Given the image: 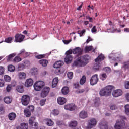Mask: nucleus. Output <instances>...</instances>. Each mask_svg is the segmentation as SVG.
Wrapping results in <instances>:
<instances>
[{
    "label": "nucleus",
    "instance_id": "5fc2aeb1",
    "mask_svg": "<svg viewBox=\"0 0 129 129\" xmlns=\"http://www.w3.org/2000/svg\"><path fill=\"white\" fill-rule=\"evenodd\" d=\"M18 68L19 70H23L25 68V65L23 64H21L20 66H19Z\"/></svg>",
    "mask_w": 129,
    "mask_h": 129
},
{
    "label": "nucleus",
    "instance_id": "09e8293b",
    "mask_svg": "<svg viewBox=\"0 0 129 129\" xmlns=\"http://www.w3.org/2000/svg\"><path fill=\"white\" fill-rule=\"evenodd\" d=\"M36 59H42V58H45V54L43 55H39L35 56Z\"/></svg>",
    "mask_w": 129,
    "mask_h": 129
},
{
    "label": "nucleus",
    "instance_id": "49530a36",
    "mask_svg": "<svg viewBox=\"0 0 129 129\" xmlns=\"http://www.w3.org/2000/svg\"><path fill=\"white\" fill-rule=\"evenodd\" d=\"M52 114L54 116L58 115V114H59V111L58 110L54 109L52 111Z\"/></svg>",
    "mask_w": 129,
    "mask_h": 129
},
{
    "label": "nucleus",
    "instance_id": "1a4fd4ad",
    "mask_svg": "<svg viewBox=\"0 0 129 129\" xmlns=\"http://www.w3.org/2000/svg\"><path fill=\"white\" fill-rule=\"evenodd\" d=\"M24 39H25V35H23L21 34H17L15 36V42L16 43H21L24 41Z\"/></svg>",
    "mask_w": 129,
    "mask_h": 129
},
{
    "label": "nucleus",
    "instance_id": "20e7f679",
    "mask_svg": "<svg viewBox=\"0 0 129 129\" xmlns=\"http://www.w3.org/2000/svg\"><path fill=\"white\" fill-rule=\"evenodd\" d=\"M44 85H45V83L43 81L36 82L33 85L34 90L36 91H41L44 87Z\"/></svg>",
    "mask_w": 129,
    "mask_h": 129
},
{
    "label": "nucleus",
    "instance_id": "5701e85b",
    "mask_svg": "<svg viewBox=\"0 0 129 129\" xmlns=\"http://www.w3.org/2000/svg\"><path fill=\"white\" fill-rule=\"evenodd\" d=\"M71 61H72V56L67 55L64 58V62L67 64H69V63H71Z\"/></svg>",
    "mask_w": 129,
    "mask_h": 129
},
{
    "label": "nucleus",
    "instance_id": "c03bdc74",
    "mask_svg": "<svg viewBox=\"0 0 129 129\" xmlns=\"http://www.w3.org/2000/svg\"><path fill=\"white\" fill-rule=\"evenodd\" d=\"M67 75L69 79H72L73 78V73L72 72H68Z\"/></svg>",
    "mask_w": 129,
    "mask_h": 129
},
{
    "label": "nucleus",
    "instance_id": "bb28decb",
    "mask_svg": "<svg viewBox=\"0 0 129 129\" xmlns=\"http://www.w3.org/2000/svg\"><path fill=\"white\" fill-rule=\"evenodd\" d=\"M85 82H86V76L83 75L80 80V84H81V85H83Z\"/></svg>",
    "mask_w": 129,
    "mask_h": 129
},
{
    "label": "nucleus",
    "instance_id": "a211bd4d",
    "mask_svg": "<svg viewBox=\"0 0 129 129\" xmlns=\"http://www.w3.org/2000/svg\"><path fill=\"white\" fill-rule=\"evenodd\" d=\"M88 116V115L87 114V112L85 111H82L80 112L79 117H80V118L84 119V118H86Z\"/></svg>",
    "mask_w": 129,
    "mask_h": 129
},
{
    "label": "nucleus",
    "instance_id": "aec40b11",
    "mask_svg": "<svg viewBox=\"0 0 129 129\" xmlns=\"http://www.w3.org/2000/svg\"><path fill=\"white\" fill-rule=\"evenodd\" d=\"M62 65H64V62L63 61H58L54 63L53 67L54 68H60Z\"/></svg>",
    "mask_w": 129,
    "mask_h": 129
},
{
    "label": "nucleus",
    "instance_id": "c756f323",
    "mask_svg": "<svg viewBox=\"0 0 129 129\" xmlns=\"http://www.w3.org/2000/svg\"><path fill=\"white\" fill-rule=\"evenodd\" d=\"M4 100V102L7 104H9V103H11V102H12V99H11L10 97H5Z\"/></svg>",
    "mask_w": 129,
    "mask_h": 129
},
{
    "label": "nucleus",
    "instance_id": "f3484780",
    "mask_svg": "<svg viewBox=\"0 0 129 129\" xmlns=\"http://www.w3.org/2000/svg\"><path fill=\"white\" fill-rule=\"evenodd\" d=\"M17 129H28L29 128V124L26 123H22L20 124V126L16 127Z\"/></svg>",
    "mask_w": 129,
    "mask_h": 129
},
{
    "label": "nucleus",
    "instance_id": "39448f33",
    "mask_svg": "<svg viewBox=\"0 0 129 129\" xmlns=\"http://www.w3.org/2000/svg\"><path fill=\"white\" fill-rule=\"evenodd\" d=\"M96 123H97L96 119L94 118H91L88 121L87 126H86V128L91 129L94 126H95V125H96Z\"/></svg>",
    "mask_w": 129,
    "mask_h": 129
},
{
    "label": "nucleus",
    "instance_id": "a19ab883",
    "mask_svg": "<svg viewBox=\"0 0 129 129\" xmlns=\"http://www.w3.org/2000/svg\"><path fill=\"white\" fill-rule=\"evenodd\" d=\"M109 106H110V109H111V110H115V109L117 108V107L115 104H111Z\"/></svg>",
    "mask_w": 129,
    "mask_h": 129
},
{
    "label": "nucleus",
    "instance_id": "e2e57ef3",
    "mask_svg": "<svg viewBox=\"0 0 129 129\" xmlns=\"http://www.w3.org/2000/svg\"><path fill=\"white\" fill-rule=\"evenodd\" d=\"M92 33H95L96 32V27L95 26H93V27L91 29Z\"/></svg>",
    "mask_w": 129,
    "mask_h": 129
},
{
    "label": "nucleus",
    "instance_id": "f257e3e1",
    "mask_svg": "<svg viewBox=\"0 0 129 129\" xmlns=\"http://www.w3.org/2000/svg\"><path fill=\"white\" fill-rule=\"evenodd\" d=\"M88 60H89V56H82L74 61L73 66H77V67H83V66L87 65L88 63Z\"/></svg>",
    "mask_w": 129,
    "mask_h": 129
},
{
    "label": "nucleus",
    "instance_id": "3c124183",
    "mask_svg": "<svg viewBox=\"0 0 129 129\" xmlns=\"http://www.w3.org/2000/svg\"><path fill=\"white\" fill-rule=\"evenodd\" d=\"M99 101H100V99H99V98H96L94 100L95 104H98Z\"/></svg>",
    "mask_w": 129,
    "mask_h": 129
},
{
    "label": "nucleus",
    "instance_id": "774afa93",
    "mask_svg": "<svg viewBox=\"0 0 129 129\" xmlns=\"http://www.w3.org/2000/svg\"><path fill=\"white\" fill-rule=\"evenodd\" d=\"M126 98L127 101L129 102V93L126 94Z\"/></svg>",
    "mask_w": 129,
    "mask_h": 129
},
{
    "label": "nucleus",
    "instance_id": "7c9ffc66",
    "mask_svg": "<svg viewBox=\"0 0 129 129\" xmlns=\"http://www.w3.org/2000/svg\"><path fill=\"white\" fill-rule=\"evenodd\" d=\"M22 61V58L20 57L19 56H16L13 59V62L14 63H19Z\"/></svg>",
    "mask_w": 129,
    "mask_h": 129
},
{
    "label": "nucleus",
    "instance_id": "69168bd1",
    "mask_svg": "<svg viewBox=\"0 0 129 129\" xmlns=\"http://www.w3.org/2000/svg\"><path fill=\"white\" fill-rule=\"evenodd\" d=\"M112 55H113V53L109 55V58L110 60H114V59L113 58V56Z\"/></svg>",
    "mask_w": 129,
    "mask_h": 129
},
{
    "label": "nucleus",
    "instance_id": "c9c22d12",
    "mask_svg": "<svg viewBox=\"0 0 129 129\" xmlns=\"http://www.w3.org/2000/svg\"><path fill=\"white\" fill-rule=\"evenodd\" d=\"M77 125V121H73L71 122L70 124V126L71 127H75Z\"/></svg>",
    "mask_w": 129,
    "mask_h": 129
},
{
    "label": "nucleus",
    "instance_id": "ddd939ff",
    "mask_svg": "<svg viewBox=\"0 0 129 129\" xmlns=\"http://www.w3.org/2000/svg\"><path fill=\"white\" fill-rule=\"evenodd\" d=\"M122 95V91L120 89L115 90L112 92L113 97H118Z\"/></svg>",
    "mask_w": 129,
    "mask_h": 129
},
{
    "label": "nucleus",
    "instance_id": "4be33fe9",
    "mask_svg": "<svg viewBox=\"0 0 129 129\" xmlns=\"http://www.w3.org/2000/svg\"><path fill=\"white\" fill-rule=\"evenodd\" d=\"M100 128L101 129H108L107 123L106 122H101L99 124Z\"/></svg>",
    "mask_w": 129,
    "mask_h": 129
},
{
    "label": "nucleus",
    "instance_id": "4c0bfd02",
    "mask_svg": "<svg viewBox=\"0 0 129 129\" xmlns=\"http://www.w3.org/2000/svg\"><path fill=\"white\" fill-rule=\"evenodd\" d=\"M85 50L86 53H87V52H90V51L92 50V46H86L85 48Z\"/></svg>",
    "mask_w": 129,
    "mask_h": 129
},
{
    "label": "nucleus",
    "instance_id": "de8ad7c7",
    "mask_svg": "<svg viewBox=\"0 0 129 129\" xmlns=\"http://www.w3.org/2000/svg\"><path fill=\"white\" fill-rule=\"evenodd\" d=\"M45 103H46V99H41L40 101V104L41 106H43Z\"/></svg>",
    "mask_w": 129,
    "mask_h": 129
},
{
    "label": "nucleus",
    "instance_id": "393cba45",
    "mask_svg": "<svg viewBox=\"0 0 129 129\" xmlns=\"http://www.w3.org/2000/svg\"><path fill=\"white\" fill-rule=\"evenodd\" d=\"M39 64L40 65H42V66H43V67H46L47 65H48V63H49V61L46 59H41L39 61Z\"/></svg>",
    "mask_w": 129,
    "mask_h": 129
},
{
    "label": "nucleus",
    "instance_id": "412c9836",
    "mask_svg": "<svg viewBox=\"0 0 129 129\" xmlns=\"http://www.w3.org/2000/svg\"><path fill=\"white\" fill-rule=\"evenodd\" d=\"M19 79H26L27 78V74L25 72H20L18 73Z\"/></svg>",
    "mask_w": 129,
    "mask_h": 129
},
{
    "label": "nucleus",
    "instance_id": "b1692460",
    "mask_svg": "<svg viewBox=\"0 0 129 129\" xmlns=\"http://www.w3.org/2000/svg\"><path fill=\"white\" fill-rule=\"evenodd\" d=\"M16 117L17 115L15 113H10L8 115V118L9 120H15Z\"/></svg>",
    "mask_w": 129,
    "mask_h": 129
},
{
    "label": "nucleus",
    "instance_id": "a878e982",
    "mask_svg": "<svg viewBox=\"0 0 129 129\" xmlns=\"http://www.w3.org/2000/svg\"><path fill=\"white\" fill-rule=\"evenodd\" d=\"M61 92L62 94H64V95L68 94V93H69V88L68 87H64L61 89Z\"/></svg>",
    "mask_w": 129,
    "mask_h": 129
},
{
    "label": "nucleus",
    "instance_id": "0e129e2a",
    "mask_svg": "<svg viewBox=\"0 0 129 129\" xmlns=\"http://www.w3.org/2000/svg\"><path fill=\"white\" fill-rule=\"evenodd\" d=\"M85 90L84 89H81V90H79L78 91H76L77 93H83L84 92Z\"/></svg>",
    "mask_w": 129,
    "mask_h": 129
},
{
    "label": "nucleus",
    "instance_id": "dca6fc26",
    "mask_svg": "<svg viewBox=\"0 0 129 129\" xmlns=\"http://www.w3.org/2000/svg\"><path fill=\"white\" fill-rule=\"evenodd\" d=\"M66 99L63 97H60L57 98V103L60 105H63L66 103Z\"/></svg>",
    "mask_w": 129,
    "mask_h": 129
},
{
    "label": "nucleus",
    "instance_id": "0eeeda50",
    "mask_svg": "<svg viewBox=\"0 0 129 129\" xmlns=\"http://www.w3.org/2000/svg\"><path fill=\"white\" fill-rule=\"evenodd\" d=\"M21 102L23 105L27 106L30 102V96L27 95H23L22 97Z\"/></svg>",
    "mask_w": 129,
    "mask_h": 129
},
{
    "label": "nucleus",
    "instance_id": "cd10ccee",
    "mask_svg": "<svg viewBox=\"0 0 129 129\" xmlns=\"http://www.w3.org/2000/svg\"><path fill=\"white\" fill-rule=\"evenodd\" d=\"M16 90L20 93H23V92H24V87L22 86H18L17 87Z\"/></svg>",
    "mask_w": 129,
    "mask_h": 129
},
{
    "label": "nucleus",
    "instance_id": "423d86ee",
    "mask_svg": "<svg viewBox=\"0 0 129 129\" xmlns=\"http://www.w3.org/2000/svg\"><path fill=\"white\" fill-rule=\"evenodd\" d=\"M35 120L34 117H31L29 119V123L30 125H31V129H42L41 128H38V125H39V124L38 122H34V121Z\"/></svg>",
    "mask_w": 129,
    "mask_h": 129
},
{
    "label": "nucleus",
    "instance_id": "9b49d317",
    "mask_svg": "<svg viewBox=\"0 0 129 129\" xmlns=\"http://www.w3.org/2000/svg\"><path fill=\"white\" fill-rule=\"evenodd\" d=\"M49 92H50V88L48 87H45L42 90L41 93V97H46V96H47V95H48L49 94Z\"/></svg>",
    "mask_w": 129,
    "mask_h": 129
},
{
    "label": "nucleus",
    "instance_id": "37998d69",
    "mask_svg": "<svg viewBox=\"0 0 129 129\" xmlns=\"http://www.w3.org/2000/svg\"><path fill=\"white\" fill-rule=\"evenodd\" d=\"M5 73V68L3 66H0V75H4Z\"/></svg>",
    "mask_w": 129,
    "mask_h": 129
},
{
    "label": "nucleus",
    "instance_id": "79ce46f5",
    "mask_svg": "<svg viewBox=\"0 0 129 129\" xmlns=\"http://www.w3.org/2000/svg\"><path fill=\"white\" fill-rule=\"evenodd\" d=\"M12 41H13V37H8L5 39V42H6V43H12Z\"/></svg>",
    "mask_w": 129,
    "mask_h": 129
},
{
    "label": "nucleus",
    "instance_id": "6e6d98bb",
    "mask_svg": "<svg viewBox=\"0 0 129 129\" xmlns=\"http://www.w3.org/2000/svg\"><path fill=\"white\" fill-rule=\"evenodd\" d=\"M72 53H73V50H68L66 52V56H67V55H69L70 56Z\"/></svg>",
    "mask_w": 129,
    "mask_h": 129
},
{
    "label": "nucleus",
    "instance_id": "8fccbe9b",
    "mask_svg": "<svg viewBox=\"0 0 129 129\" xmlns=\"http://www.w3.org/2000/svg\"><path fill=\"white\" fill-rule=\"evenodd\" d=\"M125 88L126 89H129V81H126L124 83Z\"/></svg>",
    "mask_w": 129,
    "mask_h": 129
},
{
    "label": "nucleus",
    "instance_id": "4d7b16f0",
    "mask_svg": "<svg viewBox=\"0 0 129 129\" xmlns=\"http://www.w3.org/2000/svg\"><path fill=\"white\" fill-rule=\"evenodd\" d=\"M55 73L57 75H59V74H61V70H60V69H57L55 70Z\"/></svg>",
    "mask_w": 129,
    "mask_h": 129
},
{
    "label": "nucleus",
    "instance_id": "ea45409f",
    "mask_svg": "<svg viewBox=\"0 0 129 129\" xmlns=\"http://www.w3.org/2000/svg\"><path fill=\"white\" fill-rule=\"evenodd\" d=\"M125 112L127 115H129V105L125 106Z\"/></svg>",
    "mask_w": 129,
    "mask_h": 129
},
{
    "label": "nucleus",
    "instance_id": "13d9d810",
    "mask_svg": "<svg viewBox=\"0 0 129 129\" xmlns=\"http://www.w3.org/2000/svg\"><path fill=\"white\" fill-rule=\"evenodd\" d=\"M11 89H12V87H11V85H8L6 88V90L7 92H10V91H11Z\"/></svg>",
    "mask_w": 129,
    "mask_h": 129
},
{
    "label": "nucleus",
    "instance_id": "f03ea898",
    "mask_svg": "<svg viewBox=\"0 0 129 129\" xmlns=\"http://www.w3.org/2000/svg\"><path fill=\"white\" fill-rule=\"evenodd\" d=\"M113 88H114L113 86H107L100 91L99 94L101 96H109L111 94V91Z\"/></svg>",
    "mask_w": 129,
    "mask_h": 129
},
{
    "label": "nucleus",
    "instance_id": "680f3d73",
    "mask_svg": "<svg viewBox=\"0 0 129 129\" xmlns=\"http://www.w3.org/2000/svg\"><path fill=\"white\" fill-rule=\"evenodd\" d=\"M75 88H79V83L78 82L74 84Z\"/></svg>",
    "mask_w": 129,
    "mask_h": 129
},
{
    "label": "nucleus",
    "instance_id": "6e6552de",
    "mask_svg": "<svg viewBox=\"0 0 129 129\" xmlns=\"http://www.w3.org/2000/svg\"><path fill=\"white\" fill-rule=\"evenodd\" d=\"M97 82H98V75L97 74L93 75L90 80L91 85H95V84H97Z\"/></svg>",
    "mask_w": 129,
    "mask_h": 129
},
{
    "label": "nucleus",
    "instance_id": "6ab92c4d",
    "mask_svg": "<svg viewBox=\"0 0 129 129\" xmlns=\"http://www.w3.org/2000/svg\"><path fill=\"white\" fill-rule=\"evenodd\" d=\"M58 82H59V78L58 77L54 78L52 80V87L53 88H55V87H56Z\"/></svg>",
    "mask_w": 129,
    "mask_h": 129
},
{
    "label": "nucleus",
    "instance_id": "f704fd0d",
    "mask_svg": "<svg viewBox=\"0 0 129 129\" xmlns=\"http://www.w3.org/2000/svg\"><path fill=\"white\" fill-rule=\"evenodd\" d=\"M37 72H38V70L37 68H33L30 70V73H31L32 75H35V74H37Z\"/></svg>",
    "mask_w": 129,
    "mask_h": 129
},
{
    "label": "nucleus",
    "instance_id": "2f4dec72",
    "mask_svg": "<svg viewBox=\"0 0 129 129\" xmlns=\"http://www.w3.org/2000/svg\"><path fill=\"white\" fill-rule=\"evenodd\" d=\"M107 77V76L106 75V74H105V73L101 74L100 75V79H101L103 81V80H105V79H106Z\"/></svg>",
    "mask_w": 129,
    "mask_h": 129
},
{
    "label": "nucleus",
    "instance_id": "bf43d9fd",
    "mask_svg": "<svg viewBox=\"0 0 129 129\" xmlns=\"http://www.w3.org/2000/svg\"><path fill=\"white\" fill-rule=\"evenodd\" d=\"M71 41H72L71 39H70L69 40H63V42L66 45H68V44H69V43H70V42H71Z\"/></svg>",
    "mask_w": 129,
    "mask_h": 129
},
{
    "label": "nucleus",
    "instance_id": "4468645a",
    "mask_svg": "<svg viewBox=\"0 0 129 129\" xmlns=\"http://www.w3.org/2000/svg\"><path fill=\"white\" fill-rule=\"evenodd\" d=\"M34 84V81L33 79L30 78L28 79H27L26 81H25V86L26 87H31Z\"/></svg>",
    "mask_w": 129,
    "mask_h": 129
},
{
    "label": "nucleus",
    "instance_id": "9d476101",
    "mask_svg": "<svg viewBox=\"0 0 129 129\" xmlns=\"http://www.w3.org/2000/svg\"><path fill=\"white\" fill-rule=\"evenodd\" d=\"M124 125H125V122H124V121L117 120L116 123L114 126V127L116 129H121V128L123 127Z\"/></svg>",
    "mask_w": 129,
    "mask_h": 129
},
{
    "label": "nucleus",
    "instance_id": "864d4df0",
    "mask_svg": "<svg viewBox=\"0 0 129 129\" xmlns=\"http://www.w3.org/2000/svg\"><path fill=\"white\" fill-rule=\"evenodd\" d=\"M123 67H124V68H128L129 67V63L128 62H124L123 64Z\"/></svg>",
    "mask_w": 129,
    "mask_h": 129
},
{
    "label": "nucleus",
    "instance_id": "a18cd8bd",
    "mask_svg": "<svg viewBox=\"0 0 129 129\" xmlns=\"http://www.w3.org/2000/svg\"><path fill=\"white\" fill-rule=\"evenodd\" d=\"M104 71L107 73H110V72H111V69H110L109 67H106L104 68Z\"/></svg>",
    "mask_w": 129,
    "mask_h": 129
},
{
    "label": "nucleus",
    "instance_id": "72a5a7b5",
    "mask_svg": "<svg viewBox=\"0 0 129 129\" xmlns=\"http://www.w3.org/2000/svg\"><path fill=\"white\" fill-rule=\"evenodd\" d=\"M46 124L48 126H52V125L54 124V122H53V121H52L51 119H47L46 120Z\"/></svg>",
    "mask_w": 129,
    "mask_h": 129
},
{
    "label": "nucleus",
    "instance_id": "603ef678",
    "mask_svg": "<svg viewBox=\"0 0 129 129\" xmlns=\"http://www.w3.org/2000/svg\"><path fill=\"white\" fill-rule=\"evenodd\" d=\"M4 80L0 79V87H4Z\"/></svg>",
    "mask_w": 129,
    "mask_h": 129
},
{
    "label": "nucleus",
    "instance_id": "58836bf2",
    "mask_svg": "<svg viewBox=\"0 0 129 129\" xmlns=\"http://www.w3.org/2000/svg\"><path fill=\"white\" fill-rule=\"evenodd\" d=\"M4 80L5 81H6V82H10V81H11V77L9 76L8 75H5Z\"/></svg>",
    "mask_w": 129,
    "mask_h": 129
},
{
    "label": "nucleus",
    "instance_id": "c85d7f7f",
    "mask_svg": "<svg viewBox=\"0 0 129 129\" xmlns=\"http://www.w3.org/2000/svg\"><path fill=\"white\" fill-rule=\"evenodd\" d=\"M24 112L25 113V115L27 117H30V116H31V112L30 111V110L28 109H24Z\"/></svg>",
    "mask_w": 129,
    "mask_h": 129
},
{
    "label": "nucleus",
    "instance_id": "2eb2a0df",
    "mask_svg": "<svg viewBox=\"0 0 129 129\" xmlns=\"http://www.w3.org/2000/svg\"><path fill=\"white\" fill-rule=\"evenodd\" d=\"M73 53L78 56L82 54V50L80 47H76L73 50Z\"/></svg>",
    "mask_w": 129,
    "mask_h": 129
},
{
    "label": "nucleus",
    "instance_id": "473e14b6",
    "mask_svg": "<svg viewBox=\"0 0 129 129\" xmlns=\"http://www.w3.org/2000/svg\"><path fill=\"white\" fill-rule=\"evenodd\" d=\"M15 66L13 65H9L8 67V70L10 72H14V71H15Z\"/></svg>",
    "mask_w": 129,
    "mask_h": 129
},
{
    "label": "nucleus",
    "instance_id": "e433bc0d",
    "mask_svg": "<svg viewBox=\"0 0 129 129\" xmlns=\"http://www.w3.org/2000/svg\"><path fill=\"white\" fill-rule=\"evenodd\" d=\"M16 53H12L11 54H10L8 57L7 60L9 62L12 58H14L15 56H16Z\"/></svg>",
    "mask_w": 129,
    "mask_h": 129
},
{
    "label": "nucleus",
    "instance_id": "f8f14e48",
    "mask_svg": "<svg viewBox=\"0 0 129 129\" xmlns=\"http://www.w3.org/2000/svg\"><path fill=\"white\" fill-rule=\"evenodd\" d=\"M64 107V109H66V110H70V111H73V110H75V108H76V106L74 104H71L65 105Z\"/></svg>",
    "mask_w": 129,
    "mask_h": 129
},
{
    "label": "nucleus",
    "instance_id": "338daca9",
    "mask_svg": "<svg viewBox=\"0 0 129 129\" xmlns=\"http://www.w3.org/2000/svg\"><path fill=\"white\" fill-rule=\"evenodd\" d=\"M34 109H35V107H34V106H29V109L31 111H33Z\"/></svg>",
    "mask_w": 129,
    "mask_h": 129
},
{
    "label": "nucleus",
    "instance_id": "7ed1b4c3",
    "mask_svg": "<svg viewBox=\"0 0 129 129\" xmlns=\"http://www.w3.org/2000/svg\"><path fill=\"white\" fill-rule=\"evenodd\" d=\"M104 60V55L101 54L97 58L95 59L96 63L94 64L93 69L94 70H99L100 69V64H99L100 62Z\"/></svg>",
    "mask_w": 129,
    "mask_h": 129
},
{
    "label": "nucleus",
    "instance_id": "052dcab7",
    "mask_svg": "<svg viewBox=\"0 0 129 129\" xmlns=\"http://www.w3.org/2000/svg\"><path fill=\"white\" fill-rule=\"evenodd\" d=\"M85 32H86V31L85 29H84L82 30L80 33H79L80 37H82V35L84 34V33H85Z\"/></svg>",
    "mask_w": 129,
    "mask_h": 129
}]
</instances>
